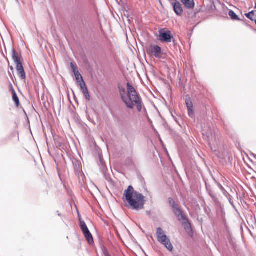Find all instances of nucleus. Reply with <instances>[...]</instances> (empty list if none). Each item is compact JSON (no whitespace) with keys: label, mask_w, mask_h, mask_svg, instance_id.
Listing matches in <instances>:
<instances>
[{"label":"nucleus","mask_w":256,"mask_h":256,"mask_svg":"<svg viewBox=\"0 0 256 256\" xmlns=\"http://www.w3.org/2000/svg\"><path fill=\"white\" fill-rule=\"evenodd\" d=\"M70 66L74 73H75L76 72H78L76 66L75 64H74L72 62L70 63Z\"/></svg>","instance_id":"18"},{"label":"nucleus","mask_w":256,"mask_h":256,"mask_svg":"<svg viewBox=\"0 0 256 256\" xmlns=\"http://www.w3.org/2000/svg\"><path fill=\"white\" fill-rule=\"evenodd\" d=\"M186 104L188 110V114L190 117H192L194 114L193 109V104L190 97L187 98L186 100Z\"/></svg>","instance_id":"11"},{"label":"nucleus","mask_w":256,"mask_h":256,"mask_svg":"<svg viewBox=\"0 0 256 256\" xmlns=\"http://www.w3.org/2000/svg\"><path fill=\"white\" fill-rule=\"evenodd\" d=\"M80 86L82 90L84 96L88 100H90V96L89 94L88 88L84 82H80Z\"/></svg>","instance_id":"12"},{"label":"nucleus","mask_w":256,"mask_h":256,"mask_svg":"<svg viewBox=\"0 0 256 256\" xmlns=\"http://www.w3.org/2000/svg\"><path fill=\"white\" fill-rule=\"evenodd\" d=\"M156 236L158 242L164 245L170 252L172 251L174 247L170 239L168 238L166 235L164 234L162 228H157Z\"/></svg>","instance_id":"5"},{"label":"nucleus","mask_w":256,"mask_h":256,"mask_svg":"<svg viewBox=\"0 0 256 256\" xmlns=\"http://www.w3.org/2000/svg\"><path fill=\"white\" fill-rule=\"evenodd\" d=\"M184 6L188 9H193L195 6L194 0H180Z\"/></svg>","instance_id":"13"},{"label":"nucleus","mask_w":256,"mask_h":256,"mask_svg":"<svg viewBox=\"0 0 256 256\" xmlns=\"http://www.w3.org/2000/svg\"><path fill=\"white\" fill-rule=\"evenodd\" d=\"M173 211L179 220L182 222L184 228L188 231L191 230L192 229L190 223L188 222V220L186 218V216L184 214L183 212L180 208L179 206L178 207H175L174 208H173Z\"/></svg>","instance_id":"6"},{"label":"nucleus","mask_w":256,"mask_h":256,"mask_svg":"<svg viewBox=\"0 0 256 256\" xmlns=\"http://www.w3.org/2000/svg\"><path fill=\"white\" fill-rule=\"evenodd\" d=\"M228 15L233 20H239V18L235 12L232 10H230L228 12Z\"/></svg>","instance_id":"16"},{"label":"nucleus","mask_w":256,"mask_h":256,"mask_svg":"<svg viewBox=\"0 0 256 256\" xmlns=\"http://www.w3.org/2000/svg\"><path fill=\"white\" fill-rule=\"evenodd\" d=\"M246 16L248 18L252 20V16H254V12L252 11L251 12H250L248 14H246Z\"/></svg>","instance_id":"19"},{"label":"nucleus","mask_w":256,"mask_h":256,"mask_svg":"<svg viewBox=\"0 0 256 256\" xmlns=\"http://www.w3.org/2000/svg\"><path fill=\"white\" fill-rule=\"evenodd\" d=\"M122 200L131 208L137 210L143 209L146 202L145 197L136 191L132 186H128L124 191Z\"/></svg>","instance_id":"1"},{"label":"nucleus","mask_w":256,"mask_h":256,"mask_svg":"<svg viewBox=\"0 0 256 256\" xmlns=\"http://www.w3.org/2000/svg\"><path fill=\"white\" fill-rule=\"evenodd\" d=\"M74 74L76 76V80L78 83L80 84V82H84L83 78L79 72H76L75 73H74Z\"/></svg>","instance_id":"15"},{"label":"nucleus","mask_w":256,"mask_h":256,"mask_svg":"<svg viewBox=\"0 0 256 256\" xmlns=\"http://www.w3.org/2000/svg\"><path fill=\"white\" fill-rule=\"evenodd\" d=\"M159 40L162 42H170L173 38L171 32L170 30H166V29H161L159 30Z\"/></svg>","instance_id":"8"},{"label":"nucleus","mask_w":256,"mask_h":256,"mask_svg":"<svg viewBox=\"0 0 256 256\" xmlns=\"http://www.w3.org/2000/svg\"><path fill=\"white\" fill-rule=\"evenodd\" d=\"M80 226L88 242L90 244L94 243V241L92 236L88 230L86 224L84 221L80 219Z\"/></svg>","instance_id":"7"},{"label":"nucleus","mask_w":256,"mask_h":256,"mask_svg":"<svg viewBox=\"0 0 256 256\" xmlns=\"http://www.w3.org/2000/svg\"><path fill=\"white\" fill-rule=\"evenodd\" d=\"M128 94H126L124 88H120V94L121 98L129 108H133L134 104H136L138 111H141L142 109V102L136 89L129 83L126 84Z\"/></svg>","instance_id":"2"},{"label":"nucleus","mask_w":256,"mask_h":256,"mask_svg":"<svg viewBox=\"0 0 256 256\" xmlns=\"http://www.w3.org/2000/svg\"><path fill=\"white\" fill-rule=\"evenodd\" d=\"M148 52L156 58H160L162 55V48L158 46L152 45L149 48Z\"/></svg>","instance_id":"9"},{"label":"nucleus","mask_w":256,"mask_h":256,"mask_svg":"<svg viewBox=\"0 0 256 256\" xmlns=\"http://www.w3.org/2000/svg\"><path fill=\"white\" fill-rule=\"evenodd\" d=\"M175 13L178 16H181L183 13V8L182 4L178 0L172 4Z\"/></svg>","instance_id":"10"},{"label":"nucleus","mask_w":256,"mask_h":256,"mask_svg":"<svg viewBox=\"0 0 256 256\" xmlns=\"http://www.w3.org/2000/svg\"><path fill=\"white\" fill-rule=\"evenodd\" d=\"M202 134L208 144L215 146L219 142V132L214 128H207L202 130Z\"/></svg>","instance_id":"3"},{"label":"nucleus","mask_w":256,"mask_h":256,"mask_svg":"<svg viewBox=\"0 0 256 256\" xmlns=\"http://www.w3.org/2000/svg\"><path fill=\"white\" fill-rule=\"evenodd\" d=\"M168 202L170 206L172 208V209L175 207H178V205L176 203L172 198H168Z\"/></svg>","instance_id":"17"},{"label":"nucleus","mask_w":256,"mask_h":256,"mask_svg":"<svg viewBox=\"0 0 256 256\" xmlns=\"http://www.w3.org/2000/svg\"><path fill=\"white\" fill-rule=\"evenodd\" d=\"M12 100L15 103V105L16 107H18L20 104V100H19V98L17 96V94L16 92L14 90H12Z\"/></svg>","instance_id":"14"},{"label":"nucleus","mask_w":256,"mask_h":256,"mask_svg":"<svg viewBox=\"0 0 256 256\" xmlns=\"http://www.w3.org/2000/svg\"><path fill=\"white\" fill-rule=\"evenodd\" d=\"M255 23H256V20H255Z\"/></svg>","instance_id":"20"},{"label":"nucleus","mask_w":256,"mask_h":256,"mask_svg":"<svg viewBox=\"0 0 256 256\" xmlns=\"http://www.w3.org/2000/svg\"><path fill=\"white\" fill-rule=\"evenodd\" d=\"M255 8H256V6H255Z\"/></svg>","instance_id":"21"},{"label":"nucleus","mask_w":256,"mask_h":256,"mask_svg":"<svg viewBox=\"0 0 256 256\" xmlns=\"http://www.w3.org/2000/svg\"><path fill=\"white\" fill-rule=\"evenodd\" d=\"M12 58L16 64V69L19 76L21 79L24 80L26 76L22 63L21 56L13 50L12 51Z\"/></svg>","instance_id":"4"}]
</instances>
